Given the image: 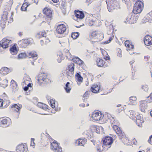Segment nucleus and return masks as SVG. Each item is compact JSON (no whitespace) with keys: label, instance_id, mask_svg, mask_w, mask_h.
I'll list each match as a JSON object with an SVG mask.
<instances>
[{"label":"nucleus","instance_id":"aec40b11","mask_svg":"<svg viewBox=\"0 0 152 152\" xmlns=\"http://www.w3.org/2000/svg\"><path fill=\"white\" fill-rule=\"evenodd\" d=\"M16 150L18 152H24L25 151L24 145L23 144L18 145L16 147Z\"/></svg>","mask_w":152,"mask_h":152},{"label":"nucleus","instance_id":"5701e85b","mask_svg":"<svg viewBox=\"0 0 152 152\" xmlns=\"http://www.w3.org/2000/svg\"><path fill=\"white\" fill-rule=\"evenodd\" d=\"M103 34L102 33H97V35H96V37H95V39H96V42L100 41L102 40L103 38Z\"/></svg>","mask_w":152,"mask_h":152},{"label":"nucleus","instance_id":"603ef678","mask_svg":"<svg viewBox=\"0 0 152 152\" xmlns=\"http://www.w3.org/2000/svg\"><path fill=\"white\" fill-rule=\"evenodd\" d=\"M149 58L150 57L148 56H144V60L145 61H147L149 60Z\"/></svg>","mask_w":152,"mask_h":152},{"label":"nucleus","instance_id":"20e7f679","mask_svg":"<svg viewBox=\"0 0 152 152\" xmlns=\"http://www.w3.org/2000/svg\"><path fill=\"white\" fill-rule=\"evenodd\" d=\"M51 148L55 152H61L62 148L59 145L58 143L56 141L53 142L51 143Z\"/></svg>","mask_w":152,"mask_h":152},{"label":"nucleus","instance_id":"49530a36","mask_svg":"<svg viewBox=\"0 0 152 152\" xmlns=\"http://www.w3.org/2000/svg\"><path fill=\"white\" fill-rule=\"evenodd\" d=\"M112 118L111 119V121H110L111 123L112 124H115V122H116V121H115V119L113 117H112Z\"/></svg>","mask_w":152,"mask_h":152},{"label":"nucleus","instance_id":"09e8293b","mask_svg":"<svg viewBox=\"0 0 152 152\" xmlns=\"http://www.w3.org/2000/svg\"><path fill=\"white\" fill-rule=\"evenodd\" d=\"M22 48H26L28 45L26 44H23V42L22 41V43L20 44Z\"/></svg>","mask_w":152,"mask_h":152},{"label":"nucleus","instance_id":"e2e57ef3","mask_svg":"<svg viewBox=\"0 0 152 152\" xmlns=\"http://www.w3.org/2000/svg\"><path fill=\"white\" fill-rule=\"evenodd\" d=\"M147 98L148 99H149L150 98L151 100H152V93L150 94V96L147 97Z\"/></svg>","mask_w":152,"mask_h":152},{"label":"nucleus","instance_id":"5fc2aeb1","mask_svg":"<svg viewBox=\"0 0 152 152\" xmlns=\"http://www.w3.org/2000/svg\"><path fill=\"white\" fill-rule=\"evenodd\" d=\"M123 1H124L126 4L128 5L129 4L130 2V0H123Z\"/></svg>","mask_w":152,"mask_h":152},{"label":"nucleus","instance_id":"7ed1b4c3","mask_svg":"<svg viewBox=\"0 0 152 152\" xmlns=\"http://www.w3.org/2000/svg\"><path fill=\"white\" fill-rule=\"evenodd\" d=\"M143 7L144 4L143 2L138 0L134 5L132 11L134 14H139L141 12Z\"/></svg>","mask_w":152,"mask_h":152},{"label":"nucleus","instance_id":"c9c22d12","mask_svg":"<svg viewBox=\"0 0 152 152\" xmlns=\"http://www.w3.org/2000/svg\"><path fill=\"white\" fill-rule=\"evenodd\" d=\"M26 56V55L25 53H21L18 55V58H25Z\"/></svg>","mask_w":152,"mask_h":152},{"label":"nucleus","instance_id":"4468645a","mask_svg":"<svg viewBox=\"0 0 152 152\" xmlns=\"http://www.w3.org/2000/svg\"><path fill=\"white\" fill-rule=\"evenodd\" d=\"M80 73V72L77 73L75 75L76 80L79 85H80V83L82 82L83 80V77L81 76Z\"/></svg>","mask_w":152,"mask_h":152},{"label":"nucleus","instance_id":"9b49d317","mask_svg":"<svg viewBox=\"0 0 152 152\" xmlns=\"http://www.w3.org/2000/svg\"><path fill=\"white\" fill-rule=\"evenodd\" d=\"M136 118V122L137 125L139 127H141L142 126V123L144 122L142 117V115H138Z\"/></svg>","mask_w":152,"mask_h":152},{"label":"nucleus","instance_id":"a18cd8bd","mask_svg":"<svg viewBox=\"0 0 152 152\" xmlns=\"http://www.w3.org/2000/svg\"><path fill=\"white\" fill-rule=\"evenodd\" d=\"M80 140L81 141L80 143V142H78V145L81 146H83L84 144V141H83V140H82L81 139H80Z\"/></svg>","mask_w":152,"mask_h":152},{"label":"nucleus","instance_id":"393cba45","mask_svg":"<svg viewBox=\"0 0 152 152\" xmlns=\"http://www.w3.org/2000/svg\"><path fill=\"white\" fill-rule=\"evenodd\" d=\"M10 50L11 53L13 55H15L17 53V49L15 46H13L10 48Z\"/></svg>","mask_w":152,"mask_h":152},{"label":"nucleus","instance_id":"774afa93","mask_svg":"<svg viewBox=\"0 0 152 152\" xmlns=\"http://www.w3.org/2000/svg\"><path fill=\"white\" fill-rule=\"evenodd\" d=\"M32 84L29 83L27 86L28 87V88H29V87H32Z\"/></svg>","mask_w":152,"mask_h":152},{"label":"nucleus","instance_id":"9d476101","mask_svg":"<svg viewBox=\"0 0 152 152\" xmlns=\"http://www.w3.org/2000/svg\"><path fill=\"white\" fill-rule=\"evenodd\" d=\"M75 13L77 18L79 19L80 20L83 18L84 17V14L82 11L75 10Z\"/></svg>","mask_w":152,"mask_h":152},{"label":"nucleus","instance_id":"f3484780","mask_svg":"<svg viewBox=\"0 0 152 152\" xmlns=\"http://www.w3.org/2000/svg\"><path fill=\"white\" fill-rule=\"evenodd\" d=\"M72 60L75 63L78 64L80 66H81L84 64L83 61L81 60L78 57H76L74 56H73Z\"/></svg>","mask_w":152,"mask_h":152},{"label":"nucleus","instance_id":"c756f323","mask_svg":"<svg viewBox=\"0 0 152 152\" xmlns=\"http://www.w3.org/2000/svg\"><path fill=\"white\" fill-rule=\"evenodd\" d=\"M12 108L15 111L18 112V111L21 109L20 106H19L16 104H15L12 106Z\"/></svg>","mask_w":152,"mask_h":152},{"label":"nucleus","instance_id":"e433bc0d","mask_svg":"<svg viewBox=\"0 0 152 152\" xmlns=\"http://www.w3.org/2000/svg\"><path fill=\"white\" fill-rule=\"evenodd\" d=\"M117 134L118 135V136L120 137L121 139L124 138L126 137L125 134L124 132H122L121 131V132H120V133H119V132H118Z\"/></svg>","mask_w":152,"mask_h":152},{"label":"nucleus","instance_id":"4be33fe9","mask_svg":"<svg viewBox=\"0 0 152 152\" xmlns=\"http://www.w3.org/2000/svg\"><path fill=\"white\" fill-rule=\"evenodd\" d=\"M37 106L38 107L42 108L44 110H46L48 109V107L47 105L41 102H38L37 104Z\"/></svg>","mask_w":152,"mask_h":152},{"label":"nucleus","instance_id":"a19ab883","mask_svg":"<svg viewBox=\"0 0 152 152\" xmlns=\"http://www.w3.org/2000/svg\"><path fill=\"white\" fill-rule=\"evenodd\" d=\"M97 33L96 31H94L91 33V36L92 37V38L95 39Z\"/></svg>","mask_w":152,"mask_h":152},{"label":"nucleus","instance_id":"680f3d73","mask_svg":"<svg viewBox=\"0 0 152 152\" xmlns=\"http://www.w3.org/2000/svg\"><path fill=\"white\" fill-rule=\"evenodd\" d=\"M129 112L130 113V114L132 115H134L135 114V113L134 112L133 110H131L129 111Z\"/></svg>","mask_w":152,"mask_h":152},{"label":"nucleus","instance_id":"79ce46f5","mask_svg":"<svg viewBox=\"0 0 152 152\" xmlns=\"http://www.w3.org/2000/svg\"><path fill=\"white\" fill-rule=\"evenodd\" d=\"M142 88L145 91H148V86L147 85L145 86H142Z\"/></svg>","mask_w":152,"mask_h":152},{"label":"nucleus","instance_id":"2f4dec72","mask_svg":"<svg viewBox=\"0 0 152 152\" xmlns=\"http://www.w3.org/2000/svg\"><path fill=\"white\" fill-rule=\"evenodd\" d=\"M137 98L135 96H132L129 98V100L130 102L132 104H134Z\"/></svg>","mask_w":152,"mask_h":152},{"label":"nucleus","instance_id":"a211bd4d","mask_svg":"<svg viewBox=\"0 0 152 152\" xmlns=\"http://www.w3.org/2000/svg\"><path fill=\"white\" fill-rule=\"evenodd\" d=\"M75 65L73 63H71L68 66L69 72H70L72 75L74 73Z\"/></svg>","mask_w":152,"mask_h":152},{"label":"nucleus","instance_id":"4c0bfd02","mask_svg":"<svg viewBox=\"0 0 152 152\" xmlns=\"http://www.w3.org/2000/svg\"><path fill=\"white\" fill-rule=\"evenodd\" d=\"M113 37H109V39H108L107 40L105 41L104 42H103L102 43L103 44H107L109 43L111 41V40L113 39Z\"/></svg>","mask_w":152,"mask_h":152},{"label":"nucleus","instance_id":"69168bd1","mask_svg":"<svg viewBox=\"0 0 152 152\" xmlns=\"http://www.w3.org/2000/svg\"><path fill=\"white\" fill-rule=\"evenodd\" d=\"M41 34L42 33H41V32L37 33V35L36 36V37H37V38L40 37L39 36H40V34Z\"/></svg>","mask_w":152,"mask_h":152},{"label":"nucleus","instance_id":"3c124183","mask_svg":"<svg viewBox=\"0 0 152 152\" xmlns=\"http://www.w3.org/2000/svg\"><path fill=\"white\" fill-rule=\"evenodd\" d=\"M3 70H4L6 72V73H4V74H7L9 72L8 71V68L7 67H4L3 69Z\"/></svg>","mask_w":152,"mask_h":152},{"label":"nucleus","instance_id":"72a5a7b5","mask_svg":"<svg viewBox=\"0 0 152 152\" xmlns=\"http://www.w3.org/2000/svg\"><path fill=\"white\" fill-rule=\"evenodd\" d=\"M132 15H129L126 18V21L129 23H133L132 21Z\"/></svg>","mask_w":152,"mask_h":152},{"label":"nucleus","instance_id":"f03ea898","mask_svg":"<svg viewBox=\"0 0 152 152\" xmlns=\"http://www.w3.org/2000/svg\"><path fill=\"white\" fill-rule=\"evenodd\" d=\"M37 78L38 83L40 86H43V84H47L50 82L45 74L41 73L38 76Z\"/></svg>","mask_w":152,"mask_h":152},{"label":"nucleus","instance_id":"37998d69","mask_svg":"<svg viewBox=\"0 0 152 152\" xmlns=\"http://www.w3.org/2000/svg\"><path fill=\"white\" fill-rule=\"evenodd\" d=\"M22 41L23 42V44H26L27 45L30 43V42L28 39H23Z\"/></svg>","mask_w":152,"mask_h":152},{"label":"nucleus","instance_id":"7c9ffc66","mask_svg":"<svg viewBox=\"0 0 152 152\" xmlns=\"http://www.w3.org/2000/svg\"><path fill=\"white\" fill-rule=\"evenodd\" d=\"M3 13V14L2 15L1 18L3 20L5 21V20H7V15L8 13L7 11L4 12Z\"/></svg>","mask_w":152,"mask_h":152},{"label":"nucleus","instance_id":"0eeeda50","mask_svg":"<svg viewBox=\"0 0 152 152\" xmlns=\"http://www.w3.org/2000/svg\"><path fill=\"white\" fill-rule=\"evenodd\" d=\"M66 29V26L64 25L60 24L58 26L56 31L58 33L61 34L64 33Z\"/></svg>","mask_w":152,"mask_h":152},{"label":"nucleus","instance_id":"39448f33","mask_svg":"<svg viewBox=\"0 0 152 152\" xmlns=\"http://www.w3.org/2000/svg\"><path fill=\"white\" fill-rule=\"evenodd\" d=\"M113 141L112 137L109 136H106L102 139L103 144L105 145H110Z\"/></svg>","mask_w":152,"mask_h":152},{"label":"nucleus","instance_id":"6e6d98bb","mask_svg":"<svg viewBox=\"0 0 152 152\" xmlns=\"http://www.w3.org/2000/svg\"><path fill=\"white\" fill-rule=\"evenodd\" d=\"M134 48V45L132 44H130V48H129L128 49H127V51H128L129 50H131V49H133Z\"/></svg>","mask_w":152,"mask_h":152},{"label":"nucleus","instance_id":"a878e982","mask_svg":"<svg viewBox=\"0 0 152 152\" xmlns=\"http://www.w3.org/2000/svg\"><path fill=\"white\" fill-rule=\"evenodd\" d=\"M37 55L36 52H31L28 53V56H30L29 58H34L35 57H37Z\"/></svg>","mask_w":152,"mask_h":152},{"label":"nucleus","instance_id":"de8ad7c7","mask_svg":"<svg viewBox=\"0 0 152 152\" xmlns=\"http://www.w3.org/2000/svg\"><path fill=\"white\" fill-rule=\"evenodd\" d=\"M34 139L31 138V145L33 146L34 144L35 143L34 142Z\"/></svg>","mask_w":152,"mask_h":152},{"label":"nucleus","instance_id":"ddd939ff","mask_svg":"<svg viewBox=\"0 0 152 152\" xmlns=\"http://www.w3.org/2000/svg\"><path fill=\"white\" fill-rule=\"evenodd\" d=\"M101 115L98 112L93 113L92 115V118L94 120L97 121L101 119Z\"/></svg>","mask_w":152,"mask_h":152},{"label":"nucleus","instance_id":"ea45409f","mask_svg":"<svg viewBox=\"0 0 152 152\" xmlns=\"http://www.w3.org/2000/svg\"><path fill=\"white\" fill-rule=\"evenodd\" d=\"M4 102H6V105H7V106H8L10 103V101L9 99L7 97H6L5 98H4Z\"/></svg>","mask_w":152,"mask_h":152},{"label":"nucleus","instance_id":"6e6552de","mask_svg":"<svg viewBox=\"0 0 152 152\" xmlns=\"http://www.w3.org/2000/svg\"><path fill=\"white\" fill-rule=\"evenodd\" d=\"M145 44L147 46H149L152 44V37L149 35L146 36L144 38Z\"/></svg>","mask_w":152,"mask_h":152},{"label":"nucleus","instance_id":"473e14b6","mask_svg":"<svg viewBox=\"0 0 152 152\" xmlns=\"http://www.w3.org/2000/svg\"><path fill=\"white\" fill-rule=\"evenodd\" d=\"M107 26L108 27V30L110 32L113 33L114 31V28L113 27V26L111 24H110L109 26Z\"/></svg>","mask_w":152,"mask_h":152},{"label":"nucleus","instance_id":"13d9d810","mask_svg":"<svg viewBox=\"0 0 152 152\" xmlns=\"http://www.w3.org/2000/svg\"><path fill=\"white\" fill-rule=\"evenodd\" d=\"M61 5L62 7L64 8V9H66V8H65V2H62Z\"/></svg>","mask_w":152,"mask_h":152},{"label":"nucleus","instance_id":"bb28decb","mask_svg":"<svg viewBox=\"0 0 152 152\" xmlns=\"http://www.w3.org/2000/svg\"><path fill=\"white\" fill-rule=\"evenodd\" d=\"M112 126L113 130L115 131L116 133L118 132H119V133H120V132H121V130L120 128L118 127L117 125H114L113 126Z\"/></svg>","mask_w":152,"mask_h":152},{"label":"nucleus","instance_id":"58836bf2","mask_svg":"<svg viewBox=\"0 0 152 152\" xmlns=\"http://www.w3.org/2000/svg\"><path fill=\"white\" fill-rule=\"evenodd\" d=\"M129 40H127L125 42V44L126 47H127L129 48H130V45L131 44Z\"/></svg>","mask_w":152,"mask_h":152},{"label":"nucleus","instance_id":"412c9836","mask_svg":"<svg viewBox=\"0 0 152 152\" xmlns=\"http://www.w3.org/2000/svg\"><path fill=\"white\" fill-rule=\"evenodd\" d=\"M140 107L141 111L142 112H144L145 110L146 109L147 106L146 105L145 103H143L142 102H140Z\"/></svg>","mask_w":152,"mask_h":152},{"label":"nucleus","instance_id":"c03bdc74","mask_svg":"<svg viewBox=\"0 0 152 152\" xmlns=\"http://www.w3.org/2000/svg\"><path fill=\"white\" fill-rule=\"evenodd\" d=\"M88 91H86L85 92V93L83 95V97L85 99H87V98L88 97Z\"/></svg>","mask_w":152,"mask_h":152},{"label":"nucleus","instance_id":"423d86ee","mask_svg":"<svg viewBox=\"0 0 152 152\" xmlns=\"http://www.w3.org/2000/svg\"><path fill=\"white\" fill-rule=\"evenodd\" d=\"M12 42V41L7 39L6 38H3L0 42V47L3 48H6L8 47L9 43Z\"/></svg>","mask_w":152,"mask_h":152},{"label":"nucleus","instance_id":"bf43d9fd","mask_svg":"<svg viewBox=\"0 0 152 152\" xmlns=\"http://www.w3.org/2000/svg\"><path fill=\"white\" fill-rule=\"evenodd\" d=\"M148 142L150 144L152 145V138H149Z\"/></svg>","mask_w":152,"mask_h":152},{"label":"nucleus","instance_id":"338daca9","mask_svg":"<svg viewBox=\"0 0 152 152\" xmlns=\"http://www.w3.org/2000/svg\"><path fill=\"white\" fill-rule=\"evenodd\" d=\"M85 104L84 103L80 104H79V106L80 107H85Z\"/></svg>","mask_w":152,"mask_h":152},{"label":"nucleus","instance_id":"cd10ccee","mask_svg":"<svg viewBox=\"0 0 152 152\" xmlns=\"http://www.w3.org/2000/svg\"><path fill=\"white\" fill-rule=\"evenodd\" d=\"M69 84L70 83L69 82H67L65 85V87H64V89L67 93H69L71 90V88L69 86Z\"/></svg>","mask_w":152,"mask_h":152},{"label":"nucleus","instance_id":"f704fd0d","mask_svg":"<svg viewBox=\"0 0 152 152\" xmlns=\"http://www.w3.org/2000/svg\"><path fill=\"white\" fill-rule=\"evenodd\" d=\"M26 4L25 3L23 4L21 8V10L23 11H26L27 10V8L28 7V5L26 6Z\"/></svg>","mask_w":152,"mask_h":152},{"label":"nucleus","instance_id":"1a4fd4ad","mask_svg":"<svg viewBox=\"0 0 152 152\" xmlns=\"http://www.w3.org/2000/svg\"><path fill=\"white\" fill-rule=\"evenodd\" d=\"M43 12L46 17L51 20L52 17V12L51 10L47 8H45L43 10Z\"/></svg>","mask_w":152,"mask_h":152},{"label":"nucleus","instance_id":"2eb2a0df","mask_svg":"<svg viewBox=\"0 0 152 152\" xmlns=\"http://www.w3.org/2000/svg\"><path fill=\"white\" fill-rule=\"evenodd\" d=\"M50 105V106L53 108H55V100H53L51 99V97L48 96H47L46 97Z\"/></svg>","mask_w":152,"mask_h":152},{"label":"nucleus","instance_id":"b1692460","mask_svg":"<svg viewBox=\"0 0 152 152\" xmlns=\"http://www.w3.org/2000/svg\"><path fill=\"white\" fill-rule=\"evenodd\" d=\"M97 64L99 67L103 66L104 65V61L100 58H97L96 60Z\"/></svg>","mask_w":152,"mask_h":152},{"label":"nucleus","instance_id":"0e129e2a","mask_svg":"<svg viewBox=\"0 0 152 152\" xmlns=\"http://www.w3.org/2000/svg\"><path fill=\"white\" fill-rule=\"evenodd\" d=\"M23 90L25 91H27L28 89V87H27V86H25V87L23 88Z\"/></svg>","mask_w":152,"mask_h":152},{"label":"nucleus","instance_id":"8fccbe9b","mask_svg":"<svg viewBox=\"0 0 152 152\" xmlns=\"http://www.w3.org/2000/svg\"><path fill=\"white\" fill-rule=\"evenodd\" d=\"M13 12H12L11 13V17H10V21H8L9 22L11 23V22L13 21V18L12 17V16H13Z\"/></svg>","mask_w":152,"mask_h":152},{"label":"nucleus","instance_id":"dca6fc26","mask_svg":"<svg viewBox=\"0 0 152 152\" xmlns=\"http://www.w3.org/2000/svg\"><path fill=\"white\" fill-rule=\"evenodd\" d=\"M100 90V87L97 85H93L91 88V91L93 93H97Z\"/></svg>","mask_w":152,"mask_h":152},{"label":"nucleus","instance_id":"864d4df0","mask_svg":"<svg viewBox=\"0 0 152 152\" xmlns=\"http://www.w3.org/2000/svg\"><path fill=\"white\" fill-rule=\"evenodd\" d=\"M4 101L3 99H0V107L3 106Z\"/></svg>","mask_w":152,"mask_h":152},{"label":"nucleus","instance_id":"f257e3e1","mask_svg":"<svg viewBox=\"0 0 152 152\" xmlns=\"http://www.w3.org/2000/svg\"><path fill=\"white\" fill-rule=\"evenodd\" d=\"M106 2L107 5L108 10L110 12H112L115 9H118L120 8L118 2L116 0H106Z\"/></svg>","mask_w":152,"mask_h":152},{"label":"nucleus","instance_id":"f8f14e48","mask_svg":"<svg viewBox=\"0 0 152 152\" xmlns=\"http://www.w3.org/2000/svg\"><path fill=\"white\" fill-rule=\"evenodd\" d=\"M0 125L3 127H6L9 126L7 124V120L5 118H1L0 119Z\"/></svg>","mask_w":152,"mask_h":152},{"label":"nucleus","instance_id":"4d7b16f0","mask_svg":"<svg viewBox=\"0 0 152 152\" xmlns=\"http://www.w3.org/2000/svg\"><path fill=\"white\" fill-rule=\"evenodd\" d=\"M98 129L99 131L100 130H101L102 132H103V131L104 129L102 126H100L98 128Z\"/></svg>","mask_w":152,"mask_h":152},{"label":"nucleus","instance_id":"6ab92c4d","mask_svg":"<svg viewBox=\"0 0 152 152\" xmlns=\"http://www.w3.org/2000/svg\"><path fill=\"white\" fill-rule=\"evenodd\" d=\"M11 83V86H12L13 91H15L17 90L18 89V87L16 82L14 80H12Z\"/></svg>","mask_w":152,"mask_h":152},{"label":"nucleus","instance_id":"052dcab7","mask_svg":"<svg viewBox=\"0 0 152 152\" xmlns=\"http://www.w3.org/2000/svg\"><path fill=\"white\" fill-rule=\"evenodd\" d=\"M92 2V0H87L86 1V3H88V5H89V4L91 3Z\"/></svg>","mask_w":152,"mask_h":152},{"label":"nucleus","instance_id":"c85d7f7f","mask_svg":"<svg viewBox=\"0 0 152 152\" xmlns=\"http://www.w3.org/2000/svg\"><path fill=\"white\" fill-rule=\"evenodd\" d=\"M80 35V34L78 32H72L71 34V37L74 39H76Z\"/></svg>","mask_w":152,"mask_h":152}]
</instances>
